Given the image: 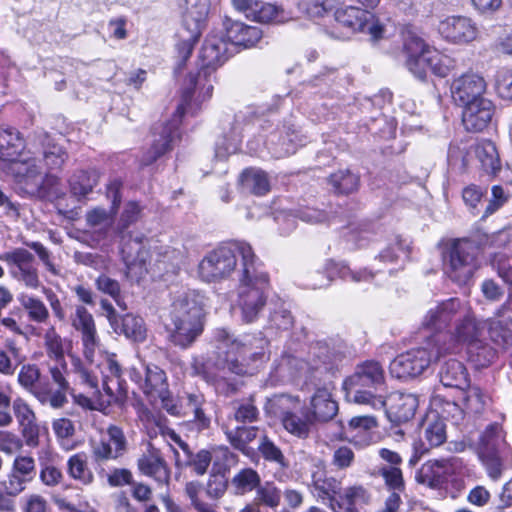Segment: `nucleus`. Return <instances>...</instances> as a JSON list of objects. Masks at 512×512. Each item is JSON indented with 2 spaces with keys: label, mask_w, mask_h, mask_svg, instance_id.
Instances as JSON below:
<instances>
[{
  "label": "nucleus",
  "mask_w": 512,
  "mask_h": 512,
  "mask_svg": "<svg viewBox=\"0 0 512 512\" xmlns=\"http://www.w3.org/2000/svg\"><path fill=\"white\" fill-rule=\"evenodd\" d=\"M228 52V42L222 37L212 35L206 38L199 54L200 71L198 76L196 78L190 77L193 91H184L183 102L178 105L172 123L154 128L152 146L142 158L144 165L151 164L158 157L172 149L173 143L179 137L178 126L181 117L186 113L188 100L192 94L198 91L199 96L202 95L203 99L211 97L213 84L209 78L210 74L227 60Z\"/></svg>",
  "instance_id": "obj_1"
},
{
  "label": "nucleus",
  "mask_w": 512,
  "mask_h": 512,
  "mask_svg": "<svg viewBox=\"0 0 512 512\" xmlns=\"http://www.w3.org/2000/svg\"><path fill=\"white\" fill-rule=\"evenodd\" d=\"M427 331L428 345L439 346L444 352L454 353L464 345L476 344L479 324L469 302L450 298L430 308L422 320Z\"/></svg>",
  "instance_id": "obj_2"
},
{
  "label": "nucleus",
  "mask_w": 512,
  "mask_h": 512,
  "mask_svg": "<svg viewBox=\"0 0 512 512\" xmlns=\"http://www.w3.org/2000/svg\"><path fill=\"white\" fill-rule=\"evenodd\" d=\"M25 142L18 130L0 126V170L13 176L20 188L31 196L50 198L57 194L58 178L43 173L39 159L24 150Z\"/></svg>",
  "instance_id": "obj_3"
},
{
  "label": "nucleus",
  "mask_w": 512,
  "mask_h": 512,
  "mask_svg": "<svg viewBox=\"0 0 512 512\" xmlns=\"http://www.w3.org/2000/svg\"><path fill=\"white\" fill-rule=\"evenodd\" d=\"M208 299L198 291L177 296L164 319L168 339L181 348L190 347L204 330Z\"/></svg>",
  "instance_id": "obj_4"
},
{
  "label": "nucleus",
  "mask_w": 512,
  "mask_h": 512,
  "mask_svg": "<svg viewBox=\"0 0 512 512\" xmlns=\"http://www.w3.org/2000/svg\"><path fill=\"white\" fill-rule=\"evenodd\" d=\"M219 349H226L227 368L238 375H252L269 360V341L259 334L234 338L226 329L214 331Z\"/></svg>",
  "instance_id": "obj_5"
},
{
  "label": "nucleus",
  "mask_w": 512,
  "mask_h": 512,
  "mask_svg": "<svg viewBox=\"0 0 512 512\" xmlns=\"http://www.w3.org/2000/svg\"><path fill=\"white\" fill-rule=\"evenodd\" d=\"M242 253L246 266L240 271L236 306L241 311L242 320L251 323L257 319L266 304L269 276L252 247L243 246Z\"/></svg>",
  "instance_id": "obj_6"
},
{
  "label": "nucleus",
  "mask_w": 512,
  "mask_h": 512,
  "mask_svg": "<svg viewBox=\"0 0 512 512\" xmlns=\"http://www.w3.org/2000/svg\"><path fill=\"white\" fill-rule=\"evenodd\" d=\"M347 398L373 410L386 407V386L384 370L378 362L366 361L358 365L352 375L343 383Z\"/></svg>",
  "instance_id": "obj_7"
},
{
  "label": "nucleus",
  "mask_w": 512,
  "mask_h": 512,
  "mask_svg": "<svg viewBox=\"0 0 512 512\" xmlns=\"http://www.w3.org/2000/svg\"><path fill=\"white\" fill-rule=\"evenodd\" d=\"M34 260L33 254L21 247L0 254V261L6 263L9 267L11 278L29 289L37 290L42 288V292L54 316L58 320L64 321L66 313L61 301L53 290L42 286L39 271L34 264Z\"/></svg>",
  "instance_id": "obj_8"
},
{
  "label": "nucleus",
  "mask_w": 512,
  "mask_h": 512,
  "mask_svg": "<svg viewBox=\"0 0 512 512\" xmlns=\"http://www.w3.org/2000/svg\"><path fill=\"white\" fill-rule=\"evenodd\" d=\"M334 18L348 33L363 34L374 43L384 39L393 27L392 19L381 11L373 13L355 6L338 8Z\"/></svg>",
  "instance_id": "obj_9"
},
{
  "label": "nucleus",
  "mask_w": 512,
  "mask_h": 512,
  "mask_svg": "<svg viewBox=\"0 0 512 512\" xmlns=\"http://www.w3.org/2000/svg\"><path fill=\"white\" fill-rule=\"evenodd\" d=\"M302 139L294 124L286 123L282 126L266 123L262 133L254 135L248 140L247 148L251 154L259 155L267 148L274 158H283L296 152Z\"/></svg>",
  "instance_id": "obj_10"
},
{
  "label": "nucleus",
  "mask_w": 512,
  "mask_h": 512,
  "mask_svg": "<svg viewBox=\"0 0 512 512\" xmlns=\"http://www.w3.org/2000/svg\"><path fill=\"white\" fill-rule=\"evenodd\" d=\"M251 247L246 242H235L219 246L208 252L198 265V276L205 282H219L228 278L235 270L237 256L241 257V270L245 269L242 247Z\"/></svg>",
  "instance_id": "obj_11"
},
{
  "label": "nucleus",
  "mask_w": 512,
  "mask_h": 512,
  "mask_svg": "<svg viewBox=\"0 0 512 512\" xmlns=\"http://www.w3.org/2000/svg\"><path fill=\"white\" fill-rule=\"evenodd\" d=\"M439 346L428 345L411 349L398 355L390 363V374L397 379H408L421 375L432 362L447 354Z\"/></svg>",
  "instance_id": "obj_12"
},
{
  "label": "nucleus",
  "mask_w": 512,
  "mask_h": 512,
  "mask_svg": "<svg viewBox=\"0 0 512 512\" xmlns=\"http://www.w3.org/2000/svg\"><path fill=\"white\" fill-rule=\"evenodd\" d=\"M475 247L467 240H453L444 253L445 274L458 284H466L477 269Z\"/></svg>",
  "instance_id": "obj_13"
},
{
  "label": "nucleus",
  "mask_w": 512,
  "mask_h": 512,
  "mask_svg": "<svg viewBox=\"0 0 512 512\" xmlns=\"http://www.w3.org/2000/svg\"><path fill=\"white\" fill-rule=\"evenodd\" d=\"M130 378L152 400L160 399L164 408L172 415L179 413L175 405L169 406L168 384L165 372L157 365H142L141 369L132 368Z\"/></svg>",
  "instance_id": "obj_14"
},
{
  "label": "nucleus",
  "mask_w": 512,
  "mask_h": 512,
  "mask_svg": "<svg viewBox=\"0 0 512 512\" xmlns=\"http://www.w3.org/2000/svg\"><path fill=\"white\" fill-rule=\"evenodd\" d=\"M298 404L299 400L297 398L288 395H276L268 400L266 411L280 418L287 432L299 438H306L309 435L313 420L308 414L305 418H302L292 412Z\"/></svg>",
  "instance_id": "obj_15"
},
{
  "label": "nucleus",
  "mask_w": 512,
  "mask_h": 512,
  "mask_svg": "<svg viewBox=\"0 0 512 512\" xmlns=\"http://www.w3.org/2000/svg\"><path fill=\"white\" fill-rule=\"evenodd\" d=\"M98 368L102 374V389L98 399L100 406H110L114 403L122 402L126 397L125 389L121 383V366L116 359L115 354L106 353L101 357Z\"/></svg>",
  "instance_id": "obj_16"
},
{
  "label": "nucleus",
  "mask_w": 512,
  "mask_h": 512,
  "mask_svg": "<svg viewBox=\"0 0 512 512\" xmlns=\"http://www.w3.org/2000/svg\"><path fill=\"white\" fill-rule=\"evenodd\" d=\"M438 32L443 40L453 45H468L480 36V28L471 17L450 15L438 24Z\"/></svg>",
  "instance_id": "obj_17"
},
{
  "label": "nucleus",
  "mask_w": 512,
  "mask_h": 512,
  "mask_svg": "<svg viewBox=\"0 0 512 512\" xmlns=\"http://www.w3.org/2000/svg\"><path fill=\"white\" fill-rule=\"evenodd\" d=\"M487 84L485 79L475 72H466L454 78L450 93L454 103L460 107L485 97Z\"/></svg>",
  "instance_id": "obj_18"
},
{
  "label": "nucleus",
  "mask_w": 512,
  "mask_h": 512,
  "mask_svg": "<svg viewBox=\"0 0 512 512\" xmlns=\"http://www.w3.org/2000/svg\"><path fill=\"white\" fill-rule=\"evenodd\" d=\"M12 410L25 444L28 447H37L39 445L40 425L31 405L25 399L17 397L12 402Z\"/></svg>",
  "instance_id": "obj_19"
},
{
  "label": "nucleus",
  "mask_w": 512,
  "mask_h": 512,
  "mask_svg": "<svg viewBox=\"0 0 512 512\" xmlns=\"http://www.w3.org/2000/svg\"><path fill=\"white\" fill-rule=\"evenodd\" d=\"M458 461L456 459L430 460L422 465L416 479L433 489H441L452 479Z\"/></svg>",
  "instance_id": "obj_20"
},
{
  "label": "nucleus",
  "mask_w": 512,
  "mask_h": 512,
  "mask_svg": "<svg viewBox=\"0 0 512 512\" xmlns=\"http://www.w3.org/2000/svg\"><path fill=\"white\" fill-rule=\"evenodd\" d=\"M233 8L247 19L260 23H280L285 20L284 11L276 5L261 0H231Z\"/></svg>",
  "instance_id": "obj_21"
},
{
  "label": "nucleus",
  "mask_w": 512,
  "mask_h": 512,
  "mask_svg": "<svg viewBox=\"0 0 512 512\" xmlns=\"http://www.w3.org/2000/svg\"><path fill=\"white\" fill-rule=\"evenodd\" d=\"M423 57L420 62H410V72L419 79H425L428 72L438 77H446L453 69V59L435 48L426 50Z\"/></svg>",
  "instance_id": "obj_22"
},
{
  "label": "nucleus",
  "mask_w": 512,
  "mask_h": 512,
  "mask_svg": "<svg viewBox=\"0 0 512 512\" xmlns=\"http://www.w3.org/2000/svg\"><path fill=\"white\" fill-rule=\"evenodd\" d=\"M462 109L463 125L466 130L472 132L484 130L491 122L494 114V105L486 97L464 105Z\"/></svg>",
  "instance_id": "obj_23"
},
{
  "label": "nucleus",
  "mask_w": 512,
  "mask_h": 512,
  "mask_svg": "<svg viewBox=\"0 0 512 512\" xmlns=\"http://www.w3.org/2000/svg\"><path fill=\"white\" fill-rule=\"evenodd\" d=\"M121 254L126 265L127 277L139 281L148 271L149 252L140 241L129 240L123 244Z\"/></svg>",
  "instance_id": "obj_24"
},
{
  "label": "nucleus",
  "mask_w": 512,
  "mask_h": 512,
  "mask_svg": "<svg viewBox=\"0 0 512 512\" xmlns=\"http://www.w3.org/2000/svg\"><path fill=\"white\" fill-rule=\"evenodd\" d=\"M72 326L81 333L84 355L91 361L99 343L93 316L85 307L77 306L72 318Z\"/></svg>",
  "instance_id": "obj_25"
},
{
  "label": "nucleus",
  "mask_w": 512,
  "mask_h": 512,
  "mask_svg": "<svg viewBox=\"0 0 512 512\" xmlns=\"http://www.w3.org/2000/svg\"><path fill=\"white\" fill-rule=\"evenodd\" d=\"M325 273L326 276L323 275L321 272L315 273V276L321 277L320 282H314L311 284V288L318 289L323 288L329 285L330 281L334 278L338 277L346 281H353V282H363V281H369L373 278V274L370 272H367L366 269L359 270V271H353L351 270L347 265L344 263H337L334 261H328L325 265Z\"/></svg>",
  "instance_id": "obj_26"
},
{
  "label": "nucleus",
  "mask_w": 512,
  "mask_h": 512,
  "mask_svg": "<svg viewBox=\"0 0 512 512\" xmlns=\"http://www.w3.org/2000/svg\"><path fill=\"white\" fill-rule=\"evenodd\" d=\"M338 411L337 402L327 387L318 388L312 395L309 405V416L313 421L326 422L331 420Z\"/></svg>",
  "instance_id": "obj_27"
},
{
  "label": "nucleus",
  "mask_w": 512,
  "mask_h": 512,
  "mask_svg": "<svg viewBox=\"0 0 512 512\" xmlns=\"http://www.w3.org/2000/svg\"><path fill=\"white\" fill-rule=\"evenodd\" d=\"M138 468L146 476L154 478L159 484L167 485L170 481V470L158 450L149 448L138 459Z\"/></svg>",
  "instance_id": "obj_28"
},
{
  "label": "nucleus",
  "mask_w": 512,
  "mask_h": 512,
  "mask_svg": "<svg viewBox=\"0 0 512 512\" xmlns=\"http://www.w3.org/2000/svg\"><path fill=\"white\" fill-rule=\"evenodd\" d=\"M107 434L108 441H100L93 446V454L97 460L116 459L126 450V439L119 427L110 426Z\"/></svg>",
  "instance_id": "obj_29"
},
{
  "label": "nucleus",
  "mask_w": 512,
  "mask_h": 512,
  "mask_svg": "<svg viewBox=\"0 0 512 512\" xmlns=\"http://www.w3.org/2000/svg\"><path fill=\"white\" fill-rule=\"evenodd\" d=\"M73 367L75 373L79 376L82 383L86 384L92 389H95L92 397H87L83 394L73 395L75 403L82 406L83 408L89 409H105L108 406H100L98 404V399L101 394H104V391H99L97 389L98 379L97 376L94 375L89 368L85 367L79 359L73 360Z\"/></svg>",
  "instance_id": "obj_30"
},
{
  "label": "nucleus",
  "mask_w": 512,
  "mask_h": 512,
  "mask_svg": "<svg viewBox=\"0 0 512 512\" xmlns=\"http://www.w3.org/2000/svg\"><path fill=\"white\" fill-rule=\"evenodd\" d=\"M205 15L206 8L203 7V11H201L197 17H193L192 11H189L185 16V24H188L189 20H194L195 23L193 29L189 33H187L185 30L179 32L180 41L176 47L177 55L181 61V64H184L192 54L193 48L200 37L201 22L203 21Z\"/></svg>",
  "instance_id": "obj_31"
},
{
  "label": "nucleus",
  "mask_w": 512,
  "mask_h": 512,
  "mask_svg": "<svg viewBox=\"0 0 512 512\" xmlns=\"http://www.w3.org/2000/svg\"><path fill=\"white\" fill-rule=\"evenodd\" d=\"M418 407V398L414 394L395 393L387 415L392 422L404 423L411 420Z\"/></svg>",
  "instance_id": "obj_32"
},
{
  "label": "nucleus",
  "mask_w": 512,
  "mask_h": 512,
  "mask_svg": "<svg viewBox=\"0 0 512 512\" xmlns=\"http://www.w3.org/2000/svg\"><path fill=\"white\" fill-rule=\"evenodd\" d=\"M226 36L232 45L245 48L254 46L262 37V31L255 26L233 21L226 24Z\"/></svg>",
  "instance_id": "obj_33"
},
{
  "label": "nucleus",
  "mask_w": 512,
  "mask_h": 512,
  "mask_svg": "<svg viewBox=\"0 0 512 512\" xmlns=\"http://www.w3.org/2000/svg\"><path fill=\"white\" fill-rule=\"evenodd\" d=\"M242 189L256 196H264L271 189L269 175L260 168H247L239 177Z\"/></svg>",
  "instance_id": "obj_34"
},
{
  "label": "nucleus",
  "mask_w": 512,
  "mask_h": 512,
  "mask_svg": "<svg viewBox=\"0 0 512 512\" xmlns=\"http://www.w3.org/2000/svg\"><path fill=\"white\" fill-rule=\"evenodd\" d=\"M507 311H512V295H509L506 302L497 311V317L488 320V331L493 341L512 345V319L507 321L499 319Z\"/></svg>",
  "instance_id": "obj_35"
},
{
  "label": "nucleus",
  "mask_w": 512,
  "mask_h": 512,
  "mask_svg": "<svg viewBox=\"0 0 512 512\" xmlns=\"http://www.w3.org/2000/svg\"><path fill=\"white\" fill-rule=\"evenodd\" d=\"M469 149L479 160L482 168L491 174H496L501 169V161L496 145L490 140H481L470 144Z\"/></svg>",
  "instance_id": "obj_36"
},
{
  "label": "nucleus",
  "mask_w": 512,
  "mask_h": 512,
  "mask_svg": "<svg viewBox=\"0 0 512 512\" xmlns=\"http://www.w3.org/2000/svg\"><path fill=\"white\" fill-rule=\"evenodd\" d=\"M260 484V474L251 467L239 469L229 480L230 491L236 496H244L256 491Z\"/></svg>",
  "instance_id": "obj_37"
},
{
  "label": "nucleus",
  "mask_w": 512,
  "mask_h": 512,
  "mask_svg": "<svg viewBox=\"0 0 512 512\" xmlns=\"http://www.w3.org/2000/svg\"><path fill=\"white\" fill-rule=\"evenodd\" d=\"M461 390L460 403L468 415L482 413L490 403V396L476 385H466Z\"/></svg>",
  "instance_id": "obj_38"
},
{
  "label": "nucleus",
  "mask_w": 512,
  "mask_h": 512,
  "mask_svg": "<svg viewBox=\"0 0 512 512\" xmlns=\"http://www.w3.org/2000/svg\"><path fill=\"white\" fill-rule=\"evenodd\" d=\"M494 452H509L504 432L498 423L489 425L482 433L479 442V455H487V453Z\"/></svg>",
  "instance_id": "obj_39"
},
{
  "label": "nucleus",
  "mask_w": 512,
  "mask_h": 512,
  "mask_svg": "<svg viewBox=\"0 0 512 512\" xmlns=\"http://www.w3.org/2000/svg\"><path fill=\"white\" fill-rule=\"evenodd\" d=\"M67 392L53 385L49 380L42 379L34 391L33 397L41 405H49L53 409H60L68 402Z\"/></svg>",
  "instance_id": "obj_40"
},
{
  "label": "nucleus",
  "mask_w": 512,
  "mask_h": 512,
  "mask_svg": "<svg viewBox=\"0 0 512 512\" xmlns=\"http://www.w3.org/2000/svg\"><path fill=\"white\" fill-rule=\"evenodd\" d=\"M439 378L445 387L463 389L468 384V373L465 366L454 359L444 363L440 369Z\"/></svg>",
  "instance_id": "obj_41"
},
{
  "label": "nucleus",
  "mask_w": 512,
  "mask_h": 512,
  "mask_svg": "<svg viewBox=\"0 0 512 512\" xmlns=\"http://www.w3.org/2000/svg\"><path fill=\"white\" fill-rule=\"evenodd\" d=\"M67 473L70 478L82 485H90L94 481L93 471L88 464V456L84 452L73 454L68 458Z\"/></svg>",
  "instance_id": "obj_42"
},
{
  "label": "nucleus",
  "mask_w": 512,
  "mask_h": 512,
  "mask_svg": "<svg viewBox=\"0 0 512 512\" xmlns=\"http://www.w3.org/2000/svg\"><path fill=\"white\" fill-rule=\"evenodd\" d=\"M98 181L99 173L96 170H79L69 180L71 194L83 198L92 192Z\"/></svg>",
  "instance_id": "obj_43"
},
{
  "label": "nucleus",
  "mask_w": 512,
  "mask_h": 512,
  "mask_svg": "<svg viewBox=\"0 0 512 512\" xmlns=\"http://www.w3.org/2000/svg\"><path fill=\"white\" fill-rule=\"evenodd\" d=\"M44 346L50 359L65 362L64 355L71 349V341L61 337L54 327H50L44 334Z\"/></svg>",
  "instance_id": "obj_44"
},
{
  "label": "nucleus",
  "mask_w": 512,
  "mask_h": 512,
  "mask_svg": "<svg viewBox=\"0 0 512 512\" xmlns=\"http://www.w3.org/2000/svg\"><path fill=\"white\" fill-rule=\"evenodd\" d=\"M370 501V494L361 485H354L342 490L337 500L336 511L344 509L346 512L357 511V505L367 504Z\"/></svg>",
  "instance_id": "obj_45"
},
{
  "label": "nucleus",
  "mask_w": 512,
  "mask_h": 512,
  "mask_svg": "<svg viewBox=\"0 0 512 512\" xmlns=\"http://www.w3.org/2000/svg\"><path fill=\"white\" fill-rule=\"evenodd\" d=\"M54 455L50 449H42L39 453L40 480L49 487L57 486L63 479L61 470L53 465Z\"/></svg>",
  "instance_id": "obj_46"
},
{
  "label": "nucleus",
  "mask_w": 512,
  "mask_h": 512,
  "mask_svg": "<svg viewBox=\"0 0 512 512\" xmlns=\"http://www.w3.org/2000/svg\"><path fill=\"white\" fill-rule=\"evenodd\" d=\"M17 299L29 320L35 323H45L48 320L49 310L41 299L27 293H20Z\"/></svg>",
  "instance_id": "obj_47"
},
{
  "label": "nucleus",
  "mask_w": 512,
  "mask_h": 512,
  "mask_svg": "<svg viewBox=\"0 0 512 512\" xmlns=\"http://www.w3.org/2000/svg\"><path fill=\"white\" fill-rule=\"evenodd\" d=\"M314 487L318 497L328 501L330 508L336 511L337 500L342 492L341 482L334 477L314 479Z\"/></svg>",
  "instance_id": "obj_48"
},
{
  "label": "nucleus",
  "mask_w": 512,
  "mask_h": 512,
  "mask_svg": "<svg viewBox=\"0 0 512 512\" xmlns=\"http://www.w3.org/2000/svg\"><path fill=\"white\" fill-rule=\"evenodd\" d=\"M121 331L134 342H144L147 338V328L144 320L132 314H126L122 317Z\"/></svg>",
  "instance_id": "obj_49"
},
{
  "label": "nucleus",
  "mask_w": 512,
  "mask_h": 512,
  "mask_svg": "<svg viewBox=\"0 0 512 512\" xmlns=\"http://www.w3.org/2000/svg\"><path fill=\"white\" fill-rule=\"evenodd\" d=\"M431 47L425 43V41L412 33H408L404 38L403 50L406 55V66L410 71V62L412 60L420 62L423 55L426 54V50Z\"/></svg>",
  "instance_id": "obj_50"
},
{
  "label": "nucleus",
  "mask_w": 512,
  "mask_h": 512,
  "mask_svg": "<svg viewBox=\"0 0 512 512\" xmlns=\"http://www.w3.org/2000/svg\"><path fill=\"white\" fill-rule=\"evenodd\" d=\"M329 182L335 192L340 194H349L356 191L359 187L358 175L350 170H339L331 174Z\"/></svg>",
  "instance_id": "obj_51"
},
{
  "label": "nucleus",
  "mask_w": 512,
  "mask_h": 512,
  "mask_svg": "<svg viewBox=\"0 0 512 512\" xmlns=\"http://www.w3.org/2000/svg\"><path fill=\"white\" fill-rule=\"evenodd\" d=\"M258 451L264 460L276 463L282 468H286L288 466L281 449L265 434L260 437Z\"/></svg>",
  "instance_id": "obj_52"
},
{
  "label": "nucleus",
  "mask_w": 512,
  "mask_h": 512,
  "mask_svg": "<svg viewBox=\"0 0 512 512\" xmlns=\"http://www.w3.org/2000/svg\"><path fill=\"white\" fill-rule=\"evenodd\" d=\"M258 433L257 427H237L235 430H227L226 435L233 447L246 453L248 444L251 443Z\"/></svg>",
  "instance_id": "obj_53"
},
{
  "label": "nucleus",
  "mask_w": 512,
  "mask_h": 512,
  "mask_svg": "<svg viewBox=\"0 0 512 512\" xmlns=\"http://www.w3.org/2000/svg\"><path fill=\"white\" fill-rule=\"evenodd\" d=\"M202 485L197 481L187 482L185 493L190 500L191 506L197 512H217V505L208 503L201 498Z\"/></svg>",
  "instance_id": "obj_54"
},
{
  "label": "nucleus",
  "mask_w": 512,
  "mask_h": 512,
  "mask_svg": "<svg viewBox=\"0 0 512 512\" xmlns=\"http://www.w3.org/2000/svg\"><path fill=\"white\" fill-rule=\"evenodd\" d=\"M42 381L40 369L34 364H25L18 373V383L32 396Z\"/></svg>",
  "instance_id": "obj_55"
},
{
  "label": "nucleus",
  "mask_w": 512,
  "mask_h": 512,
  "mask_svg": "<svg viewBox=\"0 0 512 512\" xmlns=\"http://www.w3.org/2000/svg\"><path fill=\"white\" fill-rule=\"evenodd\" d=\"M258 503L275 508L280 504L281 491L272 482H265L256 489Z\"/></svg>",
  "instance_id": "obj_56"
},
{
  "label": "nucleus",
  "mask_w": 512,
  "mask_h": 512,
  "mask_svg": "<svg viewBox=\"0 0 512 512\" xmlns=\"http://www.w3.org/2000/svg\"><path fill=\"white\" fill-rule=\"evenodd\" d=\"M408 248L400 238H395L384 250L380 252L377 259L383 263H394L408 256Z\"/></svg>",
  "instance_id": "obj_57"
},
{
  "label": "nucleus",
  "mask_w": 512,
  "mask_h": 512,
  "mask_svg": "<svg viewBox=\"0 0 512 512\" xmlns=\"http://www.w3.org/2000/svg\"><path fill=\"white\" fill-rule=\"evenodd\" d=\"M242 143V133L237 128H233L230 135L225 136L221 142L217 143L216 155L218 157H226L229 154L236 153Z\"/></svg>",
  "instance_id": "obj_58"
},
{
  "label": "nucleus",
  "mask_w": 512,
  "mask_h": 512,
  "mask_svg": "<svg viewBox=\"0 0 512 512\" xmlns=\"http://www.w3.org/2000/svg\"><path fill=\"white\" fill-rule=\"evenodd\" d=\"M424 437L430 447L440 446L446 440L445 424L441 419L429 420Z\"/></svg>",
  "instance_id": "obj_59"
},
{
  "label": "nucleus",
  "mask_w": 512,
  "mask_h": 512,
  "mask_svg": "<svg viewBox=\"0 0 512 512\" xmlns=\"http://www.w3.org/2000/svg\"><path fill=\"white\" fill-rule=\"evenodd\" d=\"M11 470L31 482L36 475L35 460L29 455H17L13 460Z\"/></svg>",
  "instance_id": "obj_60"
},
{
  "label": "nucleus",
  "mask_w": 512,
  "mask_h": 512,
  "mask_svg": "<svg viewBox=\"0 0 512 512\" xmlns=\"http://www.w3.org/2000/svg\"><path fill=\"white\" fill-rule=\"evenodd\" d=\"M66 159L67 153L57 144L49 145L43 152V161L49 170L60 169Z\"/></svg>",
  "instance_id": "obj_61"
},
{
  "label": "nucleus",
  "mask_w": 512,
  "mask_h": 512,
  "mask_svg": "<svg viewBox=\"0 0 512 512\" xmlns=\"http://www.w3.org/2000/svg\"><path fill=\"white\" fill-rule=\"evenodd\" d=\"M508 455L506 453L494 452L487 455H479L490 478L497 480L503 470V458Z\"/></svg>",
  "instance_id": "obj_62"
},
{
  "label": "nucleus",
  "mask_w": 512,
  "mask_h": 512,
  "mask_svg": "<svg viewBox=\"0 0 512 512\" xmlns=\"http://www.w3.org/2000/svg\"><path fill=\"white\" fill-rule=\"evenodd\" d=\"M380 475L383 477L386 486L393 492H402L404 490V480L402 471L399 467H382Z\"/></svg>",
  "instance_id": "obj_63"
},
{
  "label": "nucleus",
  "mask_w": 512,
  "mask_h": 512,
  "mask_svg": "<svg viewBox=\"0 0 512 512\" xmlns=\"http://www.w3.org/2000/svg\"><path fill=\"white\" fill-rule=\"evenodd\" d=\"M469 144L461 142L459 144H451L448 150V160L452 165L460 164L461 167H466L470 163V156L472 151L469 149Z\"/></svg>",
  "instance_id": "obj_64"
}]
</instances>
